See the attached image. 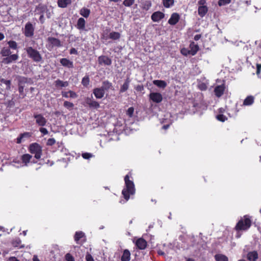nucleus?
<instances>
[{"mask_svg": "<svg viewBox=\"0 0 261 261\" xmlns=\"http://www.w3.org/2000/svg\"><path fill=\"white\" fill-rule=\"evenodd\" d=\"M231 0H219L218 5L219 6H225L231 3Z\"/></svg>", "mask_w": 261, "mask_h": 261, "instance_id": "obj_46", "label": "nucleus"}, {"mask_svg": "<svg viewBox=\"0 0 261 261\" xmlns=\"http://www.w3.org/2000/svg\"><path fill=\"white\" fill-rule=\"evenodd\" d=\"M32 158V156L28 153L24 154L21 156L22 162L24 164L25 166H28V164Z\"/></svg>", "mask_w": 261, "mask_h": 261, "instance_id": "obj_26", "label": "nucleus"}, {"mask_svg": "<svg viewBox=\"0 0 261 261\" xmlns=\"http://www.w3.org/2000/svg\"><path fill=\"white\" fill-rule=\"evenodd\" d=\"M153 84L159 88H165L167 86V83L163 80H154Z\"/></svg>", "mask_w": 261, "mask_h": 261, "instance_id": "obj_28", "label": "nucleus"}, {"mask_svg": "<svg viewBox=\"0 0 261 261\" xmlns=\"http://www.w3.org/2000/svg\"><path fill=\"white\" fill-rule=\"evenodd\" d=\"M35 119L36 123L40 126H44L46 123V119L41 114H34L33 115Z\"/></svg>", "mask_w": 261, "mask_h": 261, "instance_id": "obj_7", "label": "nucleus"}, {"mask_svg": "<svg viewBox=\"0 0 261 261\" xmlns=\"http://www.w3.org/2000/svg\"><path fill=\"white\" fill-rule=\"evenodd\" d=\"M215 258L216 261H228V257L226 255L221 254L215 255Z\"/></svg>", "mask_w": 261, "mask_h": 261, "instance_id": "obj_34", "label": "nucleus"}, {"mask_svg": "<svg viewBox=\"0 0 261 261\" xmlns=\"http://www.w3.org/2000/svg\"><path fill=\"white\" fill-rule=\"evenodd\" d=\"M93 94L96 98L101 99L105 95V91L103 90V88H95L93 90Z\"/></svg>", "mask_w": 261, "mask_h": 261, "instance_id": "obj_13", "label": "nucleus"}, {"mask_svg": "<svg viewBox=\"0 0 261 261\" xmlns=\"http://www.w3.org/2000/svg\"><path fill=\"white\" fill-rule=\"evenodd\" d=\"M132 174L130 173L124 177L125 187L122 191V194L126 201L128 200L131 195L135 193V185L133 180H130Z\"/></svg>", "mask_w": 261, "mask_h": 261, "instance_id": "obj_1", "label": "nucleus"}, {"mask_svg": "<svg viewBox=\"0 0 261 261\" xmlns=\"http://www.w3.org/2000/svg\"><path fill=\"white\" fill-rule=\"evenodd\" d=\"M201 38V34H197L194 37V39L195 40V41H198V40H199L200 38Z\"/></svg>", "mask_w": 261, "mask_h": 261, "instance_id": "obj_60", "label": "nucleus"}, {"mask_svg": "<svg viewBox=\"0 0 261 261\" xmlns=\"http://www.w3.org/2000/svg\"><path fill=\"white\" fill-rule=\"evenodd\" d=\"M98 62L99 65L110 66L112 64V60L108 56L101 55L98 58Z\"/></svg>", "mask_w": 261, "mask_h": 261, "instance_id": "obj_11", "label": "nucleus"}, {"mask_svg": "<svg viewBox=\"0 0 261 261\" xmlns=\"http://www.w3.org/2000/svg\"><path fill=\"white\" fill-rule=\"evenodd\" d=\"M83 105L85 107H87L90 109H97L100 107L99 103L95 100L92 95L91 97H86Z\"/></svg>", "mask_w": 261, "mask_h": 261, "instance_id": "obj_5", "label": "nucleus"}, {"mask_svg": "<svg viewBox=\"0 0 261 261\" xmlns=\"http://www.w3.org/2000/svg\"><path fill=\"white\" fill-rule=\"evenodd\" d=\"M120 34L117 32H112L109 35V38L113 40H118L120 39Z\"/></svg>", "mask_w": 261, "mask_h": 261, "instance_id": "obj_32", "label": "nucleus"}, {"mask_svg": "<svg viewBox=\"0 0 261 261\" xmlns=\"http://www.w3.org/2000/svg\"><path fill=\"white\" fill-rule=\"evenodd\" d=\"M252 221L248 215H245L237 223L235 230L237 231L247 230L251 226Z\"/></svg>", "mask_w": 261, "mask_h": 261, "instance_id": "obj_2", "label": "nucleus"}, {"mask_svg": "<svg viewBox=\"0 0 261 261\" xmlns=\"http://www.w3.org/2000/svg\"><path fill=\"white\" fill-rule=\"evenodd\" d=\"M224 92V87L223 86H217L214 89V92L216 96L218 97L221 96Z\"/></svg>", "mask_w": 261, "mask_h": 261, "instance_id": "obj_20", "label": "nucleus"}, {"mask_svg": "<svg viewBox=\"0 0 261 261\" xmlns=\"http://www.w3.org/2000/svg\"><path fill=\"white\" fill-rule=\"evenodd\" d=\"M0 82L6 86V89L9 90L11 89V80H7L3 78L0 79Z\"/></svg>", "mask_w": 261, "mask_h": 261, "instance_id": "obj_36", "label": "nucleus"}, {"mask_svg": "<svg viewBox=\"0 0 261 261\" xmlns=\"http://www.w3.org/2000/svg\"><path fill=\"white\" fill-rule=\"evenodd\" d=\"M253 102L254 97L252 96H248L244 99L243 105L245 106H250Z\"/></svg>", "mask_w": 261, "mask_h": 261, "instance_id": "obj_33", "label": "nucleus"}, {"mask_svg": "<svg viewBox=\"0 0 261 261\" xmlns=\"http://www.w3.org/2000/svg\"><path fill=\"white\" fill-rule=\"evenodd\" d=\"M56 143V140L54 138H49L47 140L46 144L48 146H53Z\"/></svg>", "mask_w": 261, "mask_h": 261, "instance_id": "obj_49", "label": "nucleus"}, {"mask_svg": "<svg viewBox=\"0 0 261 261\" xmlns=\"http://www.w3.org/2000/svg\"><path fill=\"white\" fill-rule=\"evenodd\" d=\"M190 48L188 53H190L192 56H194L198 51L199 47L197 44H195L194 42H192L190 44Z\"/></svg>", "mask_w": 261, "mask_h": 261, "instance_id": "obj_19", "label": "nucleus"}, {"mask_svg": "<svg viewBox=\"0 0 261 261\" xmlns=\"http://www.w3.org/2000/svg\"><path fill=\"white\" fill-rule=\"evenodd\" d=\"M28 56L34 62L38 63L42 60V58L39 52L32 47H28L25 48Z\"/></svg>", "mask_w": 261, "mask_h": 261, "instance_id": "obj_3", "label": "nucleus"}, {"mask_svg": "<svg viewBox=\"0 0 261 261\" xmlns=\"http://www.w3.org/2000/svg\"><path fill=\"white\" fill-rule=\"evenodd\" d=\"M199 88L201 90H205L207 89V86L205 84L202 83L199 85Z\"/></svg>", "mask_w": 261, "mask_h": 261, "instance_id": "obj_55", "label": "nucleus"}, {"mask_svg": "<svg viewBox=\"0 0 261 261\" xmlns=\"http://www.w3.org/2000/svg\"><path fill=\"white\" fill-rule=\"evenodd\" d=\"M39 131L43 135H47L48 134V131L47 130V129L46 128L43 127V126H41V127L39 128Z\"/></svg>", "mask_w": 261, "mask_h": 261, "instance_id": "obj_51", "label": "nucleus"}, {"mask_svg": "<svg viewBox=\"0 0 261 261\" xmlns=\"http://www.w3.org/2000/svg\"><path fill=\"white\" fill-rule=\"evenodd\" d=\"M69 97L76 98L77 97V95L76 94V93L73 91L69 90Z\"/></svg>", "mask_w": 261, "mask_h": 261, "instance_id": "obj_53", "label": "nucleus"}, {"mask_svg": "<svg viewBox=\"0 0 261 261\" xmlns=\"http://www.w3.org/2000/svg\"><path fill=\"white\" fill-rule=\"evenodd\" d=\"M47 41L52 45V46L61 47L62 46L60 40L56 38L49 37L47 38Z\"/></svg>", "mask_w": 261, "mask_h": 261, "instance_id": "obj_16", "label": "nucleus"}, {"mask_svg": "<svg viewBox=\"0 0 261 261\" xmlns=\"http://www.w3.org/2000/svg\"><path fill=\"white\" fill-rule=\"evenodd\" d=\"M9 260L10 261H19V259H18L16 257H11L10 258H9Z\"/></svg>", "mask_w": 261, "mask_h": 261, "instance_id": "obj_61", "label": "nucleus"}, {"mask_svg": "<svg viewBox=\"0 0 261 261\" xmlns=\"http://www.w3.org/2000/svg\"><path fill=\"white\" fill-rule=\"evenodd\" d=\"M180 19L179 15L177 13H173L169 19L168 20V23L170 25H175Z\"/></svg>", "mask_w": 261, "mask_h": 261, "instance_id": "obj_15", "label": "nucleus"}, {"mask_svg": "<svg viewBox=\"0 0 261 261\" xmlns=\"http://www.w3.org/2000/svg\"><path fill=\"white\" fill-rule=\"evenodd\" d=\"M1 54L2 56L7 57L11 54V51L9 48L3 47L1 51Z\"/></svg>", "mask_w": 261, "mask_h": 261, "instance_id": "obj_35", "label": "nucleus"}, {"mask_svg": "<svg viewBox=\"0 0 261 261\" xmlns=\"http://www.w3.org/2000/svg\"><path fill=\"white\" fill-rule=\"evenodd\" d=\"M258 258V254L257 251L249 252L247 254V258L249 261H256Z\"/></svg>", "mask_w": 261, "mask_h": 261, "instance_id": "obj_17", "label": "nucleus"}, {"mask_svg": "<svg viewBox=\"0 0 261 261\" xmlns=\"http://www.w3.org/2000/svg\"><path fill=\"white\" fill-rule=\"evenodd\" d=\"M189 50H188L187 49H185V48H183L181 50V53L184 55V56H187L188 55H190V53H188V51Z\"/></svg>", "mask_w": 261, "mask_h": 261, "instance_id": "obj_57", "label": "nucleus"}, {"mask_svg": "<svg viewBox=\"0 0 261 261\" xmlns=\"http://www.w3.org/2000/svg\"><path fill=\"white\" fill-rule=\"evenodd\" d=\"M100 87L103 88L105 91H108L110 89L113 90V86L112 83L107 80L102 82V85Z\"/></svg>", "mask_w": 261, "mask_h": 261, "instance_id": "obj_23", "label": "nucleus"}, {"mask_svg": "<svg viewBox=\"0 0 261 261\" xmlns=\"http://www.w3.org/2000/svg\"><path fill=\"white\" fill-rule=\"evenodd\" d=\"M134 112V108L133 107H129L126 111V115L130 118L132 117Z\"/></svg>", "mask_w": 261, "mask_h": 261, "instance_id": "obj_45", "label": "nucleus"}, {"mask_svg": "<svg viewBox=\"0 0 261 261\" xmlns=\"http://www.w3.org/2000/svg\"><path fill=\"white\" fill-rule=\"evenodd\" d=\"M8 44L10 48L16 49L17 48V44L15 41L10 40L8 42Z\"/></svg>", "mask_w": 261, "mask_h": 261, "instance_id": "obj_42", "label": "nucleus"}, {"mask_svg": "<svg viewBox=\"0 0 261 261\" xmlns=\"http://www.w3.org/2000/svg\"><path fill=\"white\" fill-rule=\"evenodd\" d=\"M135 89L138 92H142L144 90V86L142 85H138L135 87Z\"/></svg>", "mask_w": 261, "mask_h": 261, "instance_id": "obj_52", "label": "nucleus"}, {"mask_svg": "<svg viewBox=\"0 0 261 261\" xmlns=\"http://www.w3.org/2000/svg\"><path fill=\"white\" fill-rule=\"evenodd\" d=\"M205 0H199L198 2V4L199 5L198 9V15L201 17H204L208 11V8L205 5Z\"/></svg>", "mask_w": 261, "mask_h": 261, "instance_id": "obj_6", "label": "nucleus"}, {"mask_svg": "<svg viewBox=\"0 0 261 261\" xmlns=\"http://www.w3.org/2000/svg\"><path fill=\"white\" fill-rule=\"evenodd\" d=\"M149 100L155 103H160L163 100V96L160 93L151 92L149 95Z\"/></svg>", "mask_w": 261, "mask_h": 261, "instance_id": "obj_8", "label": "nucleus"}, {"mask_svg": "<svg viewBox=\"0 0 261 261\" xmlns=\"http://www.w3.org/2000/svg\"><path fill=\"white\" fill-rule=\"evenodd\" d=\"M5 38V36L4 35V34H3L2 33H0V41L3 40Z\"/></svg>", "mask_w": 261, "mask_h": 261, "instance_id": "obj_64", "label": "nucleus"}, {"mask_svg": "<svg viewBox=\"0 0 261 261\" xmlns=\"http://www.w3.org/2000/svg\"><path fill=\"white\" fill-rule=\"evenodd\" d=\"M130 80L129 77H127L124 81L123 84L121 86L120 89V93H123L126 91L128 88Z\"/></svg>", "mask_w": 261, "mask_h": 261, "instance_id": "obj_21", "label": "nucleus"}, {"mask_svg": "<svg viewBox=\"0 0 261 261\" xmlns=\"http://www.w3.org/2000/svg\"><path fill=\"white\" fill-rule=\"evenodd\" d=\"M130 253L127 249L123 251V254L121 257V261H129L130 259Z\"/></svg>", "mask_w": 261, "mask_h": 261, "instance_id": "obj_25", "label": "nucleus"}, {"mask_svg": "<svg viewBox=\"0 0 261 261\" xmlns=\"http://www.w3.org/2000/svg\"><path fill=\"white\" fill-rule=\"evenodd\" d=\"M85 237V233L82 231H76L74 234V239L75 241L79 243L81 239Z\"/></svg>", "mask_w": 261, "mask_h": 261, "instance_id": "obj_31", "label": "nucleus"}, {"mask_svg": "<svg viewBox=\"0 0 261 261\" xmlns=\"http://www.w3.org/2000/svg\"><path fill=\"white\" fill-rule=\"evenodd\" d=\"M137 248L140 250L145 249L147 246V241L142 238L138 239L135 242L134 241Z\"/></svg>", "mask_w": 261, "mask_h": 261, "instance_id": "obj_10", "label": "nucleus"}, {"mask_svg": "<svg viewBox=\"0 0 261 261\" xmlns=\"http://www.w3.org/2000/svg\"><path fill=\"white\" fill-rule=\"evenodd\" d=\"M82 156L84 159H89L93 156V154L91 153L85 152L82 153Z\"/></svg>", "mask_w": 261, "mask_h": 261, "instance_id": "obj_48", "label": "nucleus"}, {"mask_svg": "<svg viewBox=\"0 0 261 261\" xmlns=\"http://www.w3.org/2000/svg\"><path fill=\"white\" fill-rule=\"evenodd\" d=\"M21 243V241L19 239H16L12 242L13 245L15 247H18Z\"/></svg>", "mask_w": 261, "mask_h": 261, "instance_id": "obj_54", "label": "nucleus"}, {"mask_svg": "<svg viewBox=\"0 0 261 261\" xmlns=\"http://www.w3.org/2000/svg\"><path fill=\"white\" fill-rule=\"evenodd\" d=\"M18 91L20 94V97L22 98H23L25 96V94L24 93V86L19 84Z\"/></svg>", "mask_w": 261, "mask_h": 261, "instance_id": "obj_41", "label": "nucleus"}, {"mask_svg": "<svg viewBox=\"0 0 261 261\" xmlns=\"http://www.w3.org/2000/svg\"><path fill=\"white\" fill-rule=\"evenodd\" d=\"M69 53H70V54H71V55H73V54L77 55L78 54V52L75 48H71L70 49Z\"/></svg>", "mask_w": 261, "mask_h": 261, "instance_id": "obj_56", "label": "nucleus"}, {"mask_svg": "<svg viewBox=\"0 0 261 261\" xmlns=\"http://www.w3.org/2000/svg\"><path fill=\"white\" fill-rule=\"evenodd\" d=\"M18 58V56L17 54H13L10 55L9 56H7L6 58L3 59V62L5 64H10L13 61H16Z\"/></svg>", "mask_w": 261, "mask_h": 261, "instance_id": "obj_18", "label": "nucleus"}, {"mask_svg": "<svg viewBox=\"0 0 261 261\" xmlns=\"http://www.w3.org/2000/svg\"><path fill=\"white\" fill-rule=\"evenodd\" d=\"M29 150L32 154H34L36 159H40L42 155V147L37 143H33L30 145Z\"/></svg>", "mask_w": 261, "mask_h": 261, "instance_id": "obj_4", "label": "nucleus"}, {"mask_svg": "<svg viewBox=\"0 0 261 261\" xmlns=\"http://www.w3.org/2000/svg\"><path fill=\"white\" fill-rule=\"evenodd\" d=\"M256 67H257V69H256V74L257 75H258L260 73L261 64H257Z\"/></svg>", "mask_w": 261, "mask_h": 261, "instance_id": "obj_58", "label": "nucleus"}, {"mask_svg": "<svg viewBox=\"0 0 261 261\" xmlns=\"http://www.w3.org/2000/svg\"><path fill=\"white\" fill-rule=\"evenodd\" d=\"M57 3L59 7L65 8L71 3V0H58Z\"/></svg>", "mask_w": 261, "mask_h": 261, "instance_id": "obj_24", "label": "nucleus"}, {"mask_svg": "<svg viewBox=\"0 0 261 261\" xmlns=\"http://www.w3.org/2000/svg\"><path fill=\"white\" fill-rule=\"evenodd\" d=\"M63 106L68 110L72 109L74 107V105L72 102L68 101H64Z\"/></svg>", "mask_w": 261, "mask_h": 261, "instance_id": "obj_44", "label": "nucleus"}, {"mask_svg": "<svg viewBox=\"0 0 261 261\" xmlns=\"http://www.w3.org/2000/svg\"><path fill=\"white\" fill-rule=\"evenodd\" d=\"M90 83V78L89 75H85L82 80V84L83 86L87 87Z\"/></svg>", "mask_w": 261, "mask_h": 261, "instance_id": "obj_37", "label": "nucleus"}, {"mask_svg": "<svg viewBox=\"0 0 261 261\" xmlns=\"http://www.w3.org/2000/svg\"><path fill=\"white\" fill-rule=\"evenodd\" d=\"M64 261H75V259L73 255L69 253H67L64 256Z\"/></svg>", "mask_w": 261, "mask_h": 261, "instance_id": "obj_43", "label": "nucleus"}, {"mask_svg": "<svg viewBox=\"0 0 261 261\" xmlns=\"http://www.w3.org/2000/svg\"><path fill=\"white\" fill-rule=\"evenodd\" d=\"M32 136V133L30 132H25L20 134L18 137L16 139V143L20 144L22 142V140L24 138H29Z\"/></svg>", "mask_w": 261, "mask_h": 261, "instance_id": "obj_22", "label": "nucleus"}, {"mask_svg": "<svg viewBox=\"0 0 261 261\" xmlns=\"http://www.w3.org/2000/svg\"><path fill=\"white\" fill-rule=\"evenodd\" d=\"M85 259L86 261H94L93 257H92L91 254L88 252L87 253L86 255Z\"/></svg>", "mask_w": 261, "mask_h": 261, "instance_id": "obj_50", "label": "nucleus"}, {"mask_svg": "<svg viewBox=\"0 0 261 261\" xmlns=\"http://www.w3.org/2000/svg\"><path fill=\"white\" fill-rule=\"evenodd\" d=\"M136 0H124L122 4L127 7H132L135 3Z\"/></svg>", "mask_w": 261, "mask_h": 261, "instance_id": "obj_39", "label": "nucleus"}, {"mask_svg": "<svg viewBox=\"0 0 261 261\" xmlns=\"http://www.w3.org/2000/svg\"><path fill=\"white\" fill-rule=\"evenodd\" d=\"M69 91L68 92H62V95L63 97H66V98H68L69 97Z\"/></svg>", "mask_w": 261, "mask_h": 261, "instance_id": "obj_59", "label": "nucleus"}, {"mask_svg": "<svg viewBox=\"0 0 261 261\" xmlns=\"http://www.w3.org/2000/svg\"><path fill=\"white\" fill-rule=\"evenodd\" d=\"M151 5H152V4H151V1H146L143 3L142 9L143 10L147 11L150 8V7H151Z\"/></svg>", "mask_w": 261, "mask_h": 261, "instance_id": "obj_38", "label": "nucleus"}, {"mask_svg": "<svg viewBox=\"0 0 261 261\" xmlns=\"http://www.w3.org/2000/svg\"><path fill=\"white\" fill-rule=\"evenodd\" d=\"M163 4L165 8H169L174 4V0H163Z\"/></svg>", "mask_w": 261, "mask_h": 261, "instance_id": "obj_40", "label": "nucleus"}, {"mask_svg": "<svg viewBox=\"0 0 261 261\" xmlns=\"http://www.w3.org/2000/svg\"><path fill=\"white\" fill-rule=\"evenodd\" d=\"M34 28L33 24L29 22L26 23L24 28V34L27 37H31L34 35Z\"/></svg>", "mask_w": 261, "mask_h": 261, "instance_id": "obj_9", "label": "nucleus"}, {"mask_svg": "<svg viewBox=\"0 0 261 261\" xmlns=\"http://www.w3.org/2000/svg\"><path fill=\"white\" fill-rule=\"evenodd\" d=\"M216 118L217 120L221 122H224L227 120V117L223 114H219L217 115Z\"/></svg>", "mask_w": 261, "mask_h": 261, "instance_id": "obj_47", "label": "nucleus"}, {"mask_svg": "<svg viewBox=\"0 0 261 261\" xmlns=\"http://www.w3.org/2000/svg\"><path fill=\"white\" fill-rule=\"evenodd\" d=\"M85 24L86 21L85 19L81 17L78 19L76 27L79 30H83L85 28Z\"/></svg>", "mask_w": 261, "mask_h": 261, "instance_id": "obj_27", "label": "nucleus"}, {"mask_svg": "<svg viewBox=\"0 0 261 261\" xmlns=\"http://www.w3.org/2000/svg\"><path fill=\"white\" fill-rule=\"evenodd\" d=\"M55 85L56 87L59 88V87H67L68 85V82H63L60 80H57L55 82Z\"/></svg>", "mask_w": 261, "mask_h": 261, "instance_id": "obj_29", "label": "nucleus"}, {"mask_svg": "<svg viewBox=\"0 0 261 261\" xmlns=\"http://www.w3.org/2000/svg\"><path fill=\"white\" fill-rule=\"evenodd\" d=\"M169 124L164 125L162 127V128L166 130L169 128Z\"/></svg>", "mask_w": 261, "mask_h": 261, "instance_id": "obj_63", "label": "nucleus"}, {"mask_svg": "<svg viewBox=\"0 0 261 261\" xmlns=\"http://www.w3.org/2000/svg\"><path fill=\"white\" fill-rule=\"evenodd\" d=\"M80 14L83 17L85 18H88L90 14V10L86 8H83L80 11Z\"/></svg>", "mask_w": 261, "mask_h": 261, "instance_id": "obj_30", "label": "nucleus"}, {"mask_svg": "<svg viewBox=\"0 0 261 261\" xmlns=\"http://www.w3.org/2000/svg\"><path fill=\"white\" fill-rule=\"evenodd\" d=\"M165 17L164 13L161 11H156L152 13L151 16V20L153 22H159Z\"/></svg>", "mask_w": 261, "mask_h": 261, "instance_id": "obj_12", "label": "nucleus"}, {"mask_svg": "<svg viewBox=\"0 0 261 261\" xmlns=\"http://www.w3.org/2000/svg\"><path fill=\"white\" fill-rule=\"evenodd\" d=\"M33 261H40V260L38 258L37 256L34 255L33 256Z\"/></svg>", "mask_w": 261, "mask_h": 261, "instance_id": "obj_62", "label": "nucleus"}, {"mask_svg": "<svg viewBox=\"0 0 261 261\" xmlns=\"http://www.w3.org/2000/svg\"><path fill=\"white\" fill-rule=\"evenodd\" d=\"M61 64L65 67L68 68H73L74 67L73 63L72 61L67 58H62L60 60Z\"/></svg>", "mask_w": 261, "mask_h": 261, "instance_id": "obj_14", "label": "nucleus"}]
</instances>
